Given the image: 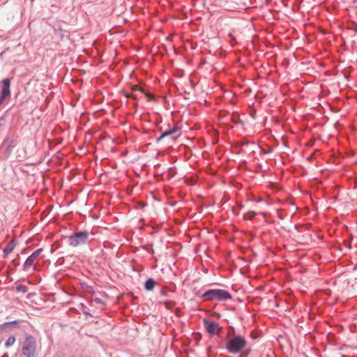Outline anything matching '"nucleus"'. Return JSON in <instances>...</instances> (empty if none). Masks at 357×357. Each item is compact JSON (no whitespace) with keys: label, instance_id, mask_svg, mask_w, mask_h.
<instances>
[{"label":"nucleus","instance_id":"1","mask_svg":"<svg viewBox=\"0 0 357 357\" xmlns=\"http://www.w3.org/2000/svg\"><path fill=\"white\" fill-rule=\"evenodd\" d=\"M22 352L25 357H36L37 355V341L31 335H26L22 344Z\"/></svg>","mask_w":357,"mask_h":357},{"label":"nucleus","instance_id":"2","mask_svg":"<svg viewBox=\"0 0 357 357\" xmlns=\"http://www.w3.org/2000/svg\"><path fill=\"white\" fill-rule=\"evenodd\" d=\"M231 294L223 289H211L203 295V298L205 301L208 300H217L219 301H222L225 300H229L231 298Z\"/></svg>","mask_w":357,"mask_h":357},{"label":"nucleus","instance_id":"3","mask_svg":"<svg viewBox=\"0 0 357 357\" xmlns=\"http://www.w3.org/2000/svg\"><path fill=\"white\" fill-rule=\"evenodd\" d=\"M247 342L241 336H235L229 340L227 349L231 354H236L245 347Z\"/></svg>","mask_w":357,"mask_h":357},{"label":"nucleus","instance_id":"4","mask_svg":"<svg viewBox=\"0 0 357 357\" xmlns=\"http://www.w3.org/2000/svg\"><path fill=\"white\" fill-rule=\"evenodd\" d=\"M89 238V233L87 231H80L75 233L70 236V245L77 247L87 243Z\"/></svg>","mask_w":357,"mask_h":357},{"label":"nucleus","instance_id":"5","mask_svg":"<svg viewBox=\"0 0 357 357\" xmlns=\"http://www.w3.org/2000/svg\"><path fill=\"white\" fill-rule=\"evenodd\" d=\"M10 80L9 79H4L1 81V96L0 98V104H1L3 100L10 96Z\"/></svg>","mask_w":357,"mask_h":357},{"label":"nucleus","instance_id":"6","mask_svg":"<svg viewBox=\"0 0 357 357\" xmlns=\"http://www.w3.org/2000/svg\"><path fill=\"white\" fill-rule=\"evenodd\" d=\"M42 249H38L34 251L31 256H29L25 261L23 268L24 271H27L38 258L39 255L42 252Z\"/></svg>","mask_w":357,"mask_h":357},{"label":"nucleus","instance_id":"7","mask_svg":"<svg viewBox=\"0 0 357 357\" xmlns=\"http://www.w3.org/2000/svg\"><path fill=\"white\" fill-rule=\"evenodd\" d=\"M204 322L207 332L211 335H217L221 331V328L219 327L218 324L215 322L209 321L206 319H204Z\"/></svg>","mask_w":357,"mask_h":357},{"label":"nucleus","instance_id":"8","mask_svg":"<svg viewBox=\"0 0 357 357\" xmlns=\"http://www.w3.org/2000/svg\"><path fill=\"white\" fill-rule=\"evenodd\" d=\"M171 136L172 140H175L180 136L179 129L178 127L174 126L173 128L169 129L164 132L161 136L158 139V141H160L166 137Z\"/></svg>","mask_w":357,"mask_h":357},{"label":"nucleus","instance_id":"9","mask_svg":"<svg viewBox=\"0 0 357 357\" xmlns=\"http://www.w3.org/2000/svg\"><path fill=\"white\" fill-rule=\"evenodd\" d=\"M132 93H137V92H139L140 93H144L146 95V96L148 98V101L151 100V99L153 98V96L152 94H151L150 93H147V92H145L144 90L139 86H137V85H133L132 86Z\"/></svg>","mask_w":357,"mask_h":357},{"label":"nucleus","instance_id":"10","mask_svg":"<svg viewBox=\"0 0 357 357\" xmlns=\"http://www.w3.org/2000/svg\"><path fill=\"white\" fill-rule=\"evenodd\" d=\"M15 247V243L13 241H10L8 245L6 247V248L4 249L3 250V252L6 255H8V254L11 253L13 252V250H14Z\"/></svg>","mask_w":357,"mask_h":357},{"label":"nucleus","instance_id":"11","mask_svg":"<svg viewBox=\"0 0 357 357\" xmlns=\"http://www.w3.org/2000/svg\"><path fill=\"white\" fill-rule=\"evenodd\" d=\"M155 285V281L152 278H149L146 282H145V288L148 291L152 290Z\"/></svg>","mask_w":357,"mask_h":357},{"label":"nucleus","instance_id":"12","mask_svg":"<svg viewBox=\"0 0 357 357\" xmlns=\"http://www.w3.org/2000/svg\"><path fill=\"white\" fill-rule=\"evenodd\" d=\"M15 342V337L14 336H10L5 343L6 347H11Z\"/></svg>","mask_w":357,"mask_h":357},{"label":"nucleus","instance_id":"13","mask_svg":"<svg viewBox=\"0 0 357 357\" xmlns=\"http://www.w3.org/2000/svg\"><path fill=\"white\" fill-rule=\"evenodd\" d=\"M142 93H139V94H138L137 92V93H131L130 94L126 95V96L132 98L134 100H137V99L142 98Z\"/></svg>","mask_w":357,"mask_h":357},{"label":"nucleus","instance_id":"14","mask_svg":"<svg viewBox=\"0 0 357 357\" xmlns=\"http://www.w3.org/2000/svg\"><path fill=\"white\" fill-rule=\"evenodd\" d=\"M255 215V213L253 212V211H250V212H248L246 215H245V217L246 218H251L253 215Z\"/></svg>","mask_w":357,"mask_h":357},{"label":"nucleus","instance_id":"15","mask_svg":"<svg viewBox=\"0 0 357 357\" xmlns=\"http://www.w3.org/2000/svg\"><path fill=\"white\" fill-rule=\"evenodd\" d=\"M8 324H14V325H17V321H13L11 323H6L5 324V325H8Z\"/></svg>","mask_w":357,"mask_h":357},{"label":"nucleus","instance_id":"16","mask_svg":"<svg viewBox=\"0 0 357 357\" xmlns=\"http://www.w3.org/2000/svg\"><path fill=\"white\" fill-rule=\"evenodd\" d=\"M250 350H251L250 349H247V352H250Z\"/></svg>","mask_w":357,"mask_h":357},{"label":"nucleus","instance_id":"17","mask_svg":"<svg viewBox=\"0 0 357 357\" xmlns=\"http://www.w3.org/2000/svg\"><path fill=\"white\" fill-rule=\"evenodd\" d=\"M216 317H220V314H216Z\"/></svg>","mask_w":357,"mask_h":357}]
</instances>
